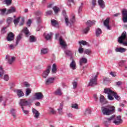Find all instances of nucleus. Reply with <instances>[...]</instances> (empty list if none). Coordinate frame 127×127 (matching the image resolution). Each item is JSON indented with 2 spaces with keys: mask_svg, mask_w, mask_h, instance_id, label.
Wrapping results in <instances>:
<instances>
[{
  "mask_svg": "<svg viewBox=\"0 0 127 127\" xmlns=\"http://www.w3.org/2000/svg\"><path fill=\"white\" fill-rule=\"evenodd\" d=\"M104 93L108 95V99H109L110 101H113V100H114V97H113V96H114L116 100H117V101H120V100H121V97L118 95L117 93L113 91V90H111L110 88H105Z\"/></svg>",
  "mask_w": 127,
  "mask_h": 127,
  "instance_id": "f257e3e1",
  "label": "nucleus"
},
{
  "mask_svg": "<svg viewBox=\"0 0 127 127\" xmlns=\"http://www.w3.org/2000/svg\"><path fill=\"white\" fill-rule=\"evenodd\" d=\"M101 110L102 114L105 116H111L115 113V107L112 106H103Z\"/></svg>",
  "mask_w": 127,
  "mask_h": 127,
  "instance_id": "f03ea898",
  "label": "nucleus"
},
{
  "mask_svg": "<svg viewBox=\"0 0 127 127\" xmlns=\"http://www.w3.org/2000/svg\"><path fill=\"white\" fill-rule=\"evenodd\" d=\"M63 15L64 17L65 23L67 26H71L75 22V16H73L70 20H69L68 16L66 15V11L64 10H63Z\"/></svg>",
  "mask_w": 127,
  "mask_h": 127,
  "instance_id": "7ed1b4c3",
  "label": "nucleus"
},
{
  "mask_svg": "<svg viewBox=\"0 0 127 127\" xmlns=\"http://www.w3.org/2000/svg\"><path fill=\"white\" fill-rule=\"evenodd\" d=\"M118 41L120 44H123L124 46H127V32L124 31L121 36L118 38Z\"/></svg>",
  "mask_w": 127,
  "mask_h": 127,
  "instance_id": "20e7f679",
  "label": "nucleus"
},
{
  "mask_svg": "<svg viewBox=\"0 0 127 127\" xmlns=\"http://www.w3.org/2000/svg\"><path fill=\"white\" fill-rule=\"evenodd\" d=\"M98 75H99V72H97L96 74L93 75L92 76L88 85V87L90 86L91 87H94V86H96V85L98 84V82H97Z\"/></svg>",
  "mask_w": 127,
  "mask_h": 127,
  "instance_id": "39448f33",
  "label": "nucleus"
},
{
  "mask_svg": "<svg viewBox=\"0 0 127 127\" xmlns=\"http://www.w3.org/2000/svg\"><path fill=\"white\" fill-rule=\"evenodd\" d=\"M123 123V120H122V117L121 116H118L116 117V115H114L113 124H115L116 126H119Z\"/></svg>",
  "mask_w": 127,
  "mask_h": 127,
  "instance_id": "423d86ee",
  "label": "nucleus"
},
{
  "mask_svg": "<svg viewBox=\"0 0 127 127\" xmlns=\"http://www.w3.org/2000/svg\"><path fill=\"white\" fill-rule=\"evenodd\" d=\"M19 105L21 107V109L26 107L27 106H29L30 105V102L26 99H20L19 102Z\"/></svg>",
  "mask_w": 127,
  "mask_h": 127,
  "instance_id": "0eeeda50",
  "label": "nucleus"
},
{
  "mask_svg": "<svg viewBox=\"0 0 127 127\" xmlns=\"http://www.w3.org/2000/svg\"><path fill=\"white\" fill-rule=\"evenodd\" d=\"M51 69V65H48L47 69L44 70L42 73V77L45 79L48 77V75H49V73H50V69Z\"/></svg>",
  "mask_w": 127,
  "mask_h": 127,
  "instance_id": "6e6552de",
  "label": "nucleus"
},
{
  "mask_svg": "<svg viewBox=\"0 0 127 127\" xmlns=\"http://www.w3.org/2000/svg\"><path fill=\"white\" fill-rule=\"evenodd\" d=\"M5 59L6 61H7L8 64L10 65H11V64L14 62V60H15V57H12L11 56L8 55L6 56Z\"/></svg>",
  "mask_w": 127,
  "mask_h": 127,
  "instance_id": "1a4fd4ad",
  "label": "nucleus"
},
{
  "mask_svg": "<svg viewBox=\"0 0 127 127\" xmlns=\"http://www.w3.org/2000/svg\"><path fill=\"white\" fill-rule=\"evenodd\" d=\"M122 20L124 23L127 22V9H123L122 10Z\"/></svg>",
  "mask_w": 127,
  "mask_h": 127,
  "instance_id": "9d476101",
  "label": "nucleus"
},
{
  "mask_svg": "<svg viewBox=\"0 0 127 127\" xmlns=\"http://www.w3.org/2000/svg\"><path fill=\"white\" fill-rule=\"evenodd\" d=\"M55 80V78L52 77H49L46 79L45 81V84L46 86H49V85H51V84H53L54 83Z\"/></svg>",
  "mask_w": 127,
  "mask_h": 127,
  "instance_id": "9b49d317",
  "label": "nucleus"
},
{
  "mask_svg": "<svg viewBox=\"0 0 127 127\" xmlns=\"http://www.w3.org/2000/svg\"><path fill=\"white\" fill-rule=\"evenodd\" d=\"M63 107H64V103L63 102H62L60 104V106L57 109L58 114H59V115H61V116H62V115H64V113L63 112Z\"/></svg>",
  "mask_w": 127,
  "mask_h": 127,
  "instance_id": "f8f14e48",
  "label": "nucleus"
},
{
  "mask_svg": "<svg viewBox=\"0 0 127 127\" xmlns=\"http://www.w3.org/2000/svg\"><path fill=\"white\" fill-rule=\"evenodd\" d=\"M35 98L36 100H42L44 98V96L42 94V93L37 92L35 93Z\"/></svg>",
  "mask_w": 127,
  "mask_h": 127,
  "instance_id": "ddd939ff",
  "label": "nucleus"
},
{
  "mask_svg": "<svg viewBox=\"0 0 127 127\" xmlns=\"http://www.w3.org/2000/svg\"><path fill=\"white\" fill-rule=\"evenodd\" d=\"M109 23H110V18H107L104 22V25L106 27L107 29L111 30V27Z\"/></svg>",
  "mask_w": 127,
  "mask_h": 127,
  "instance_id": "4468645a",
  "label": "nucleus"
},
{
  "mask_svg": "<svg viewBox=\"0 0 127 127\" xmlns=\"http://www.w3.org/2000/svg\"><path fill=\"white\" fill-rule=\"evenodd\" d=\"M92 114V110L90 108H86L83 112V115L85 117H90Z\"/></svg>",
  "mask_w": 127,
  "mask_h": 127,
  "instance_id": "2eb2a0df",
  "label": "nucleus"
},
{
  "mask_svg": "<svg viewBox=\"0 0 127 127\" xmlns=\"http://www.w3.org/2000/svg\"><path fill=\"white\" fill-rule=\"evenodd\" d=\"M14 92L16 93L18 97L20 98V97H23L24 96V93L21 89H15L14 90Z\"/></svg>",
  "mask_w": 127,
  "mask_h": 127,
  "instance_id": "dca6fc26",
  "label": "nucleus"
},
{
  "mask_svg": "<svg viewBox=\"0 0 127 127\" xmlns=\"http://www.w3.org/2000/svg\"><path fill=\"white\" fill-rule=\"evenodd\" d=\"M127 49L120 47V48H116L115 49V52L116 53H125L126 51H127Z\"/></svg>",
  "mask_w": 127,
  "mask_h": 127,
  "instance_id": "f3484780",
  "label": "nucleus"
},
{
  "mask_svg": "<svg viewBox=\"0 0 127 127\" xmlns=\"http://www.w3.org/2000/svg\"><path fill=\"white\" fill-rule=\"evenodd\" d=\"M69 68L72 70H76L77 68V65L76 64V62L75 61L72 60L70 64H69Z\"/></svg>",
  "mask_w": 127,
  "mask_h": 127,
  "instance_id": "a211bd4d",
  "label": "nucleus"
},
{
  "mask_svg": "<svg viewBox=\"0 0 127 127\" xmlns=\"http://www.w3.org/2000/svg\"><path fill=\"white\" fill-rule=\"evenodd\" d=\"M7 41H12L14 39V34L12 32L9 33L6 38Z\"/></svg>",
  "mask_w": 127,
  "mask_h": 127,
  "instance_id": "6ab92c4d",
  "label": "nucleus"
},
{
  "mask_svg": "<svg viewBox=\"0 0 127 127\" xmlns=\"http://www.w3.org/2000/svg\"><path fill=\"white\" fill-rule=\"evenodd\" d=\"M60 45L62 47V48L63 49H65L66 48V47L67 46V45H66V43H65V41L63 40L61 38H60Z\"/></svg>",
  "mask_w": 127,
  "mask_h": 127,
  "instance_id": "aec40b11",
  "label": "nucleus"
},
{
  "mask_svg": "<svg viewBox=\"0 0 127 127\" xmlns=\"http://www.w3.org/2000/svg\"><path fill=\"white\" fill-rule=\"evenodd\" d=\"M32 113L33 115H34V118L35 119H38V118H39V116L40 115V114L39 113L38 111H37L36 109L33 108Z\"/></svg>",
  "mask_w": 127,
  "mask_h": 127,
  "instance_id": "412c9836",
  "label": "nucleus"
},
{
  "mask_svg": "<svg viewBox=\"0 0 127 127\" xmlns=\"http://www.w3.org/2000/svg\"><path fill=\"white\" fill-rule=\"evenodd\" d=\"M99 101L102 105H106L107 104V100L105 98V97L102 95L100 96Z\"/></svg>",
  "mask_w": 127,
  "mask_h": 127,
  "instance_id": "4be33fe9",
  "label": "nucleus"
},
{
  "mask_svg": "<svg viewBox=\"0 0 127 127\" xmlns=\"http://www.w3.org/2000/svg\"><path fill=\"white\" fill-rule=\"evenodd\" d=\"M87 62H88V61L86 58H81L79 60V65H80V66H82L84 64H87Z\"/></svg>",
  "mask_w": 127,
  "mask_h": 127,
  "instance_id": "5701e85b",
  "label": "nucleus"
},
{
  "mask_svg": "<svg viewBox=\"0 0 127 127\" xmlns=\"http://www.w3.org/2000/svg\"><path fill=\"white\" fill-rule=\"evenodd\" d=\"M114 117H115V115H112L110 118H106V123H108V124H111V123H114Z\"/></svg>",
  "mask_w": 127,
  "mask_h": 127,
  "instance_id": "b1692460",
  "label": "nucleus"
},
{
  "mask_svg": "<svg viewBox=\"0 0 127 127\" xmlns=\"http://www.w3.org/2000/svg\"><path fill=\"white\" fill-rule=\"evenodd\" d=\"M52 74H56L57 73V65L55 64H54L52 65Z\"/></svg>",
  "mask_w": 127,
  "mask_h": 127,
  "instance_id": "393cba45",
  "label": "nucleus"
},
{
  "mask_svg": "<svg viewBox=\"0 0 127 127\" xmlns=\"http://www.w3.org/2000/svg\"><path fill=\"white\" fill-rule=\"evenodd\" d=\"M13 12H15V8H14V7H10V8L7 10L6 14H9Z\"/></svg>",
  "mask_w": 127,
  "mask_h": 127,
  "instance_id": "a878e982",
  "label": "nucleus"
},
{
  "mask_svg": "<svg viewBox=\"0 0 127 127\" xmlns=\"http://www.w3.org/2000/svg\"><path fill=\"white\" fill-rule=\"evenodd\" d=\"M98 4L101 7V8H105V2L103 0H98Z\"/></svg>",
  "mask_w": 127,
  "mask_h": 127,
  "instance_id": "bb28decb",
  "label": "nucleus"
},
{
  "mask_svg": "<svg viewBox=\"0 0 127 127\" xmlns=\"http://www.w3.org/2000/svg\"><path fill=\"white\" fill-rule=\"evenodd\" d=\"M102 34V30L100 28L96 29L95 31V35L97 37H99Z\"/></svg>",
  "mask_w": 127,
  "mask_h": 127,
  "instance_id": "cd10ccee",
  "label": "nucleus"
},
{
  "mask_svg": "<svg viewBox=\"0 0 127 127\" xmlns=\"http://www.w3.org/2000/svg\"><path fill=\"white\" fill-rule=\"evenodd\" d=\"M95 23L96 21H95L94 20H88L86 22V25H87L88 26H92V25H95Z\"/></svg>",
  "mask_w": 127,
  "mask_h": 127,
  "instance_id": "c85d7f7f",
  "label": "nucleus"
},
{
  "mask_svg": "<svg viewBox=\"0 0 127 127\" xmlns=\"http://www.w3.org/2000/svg\"><path fill=\"white\" fill-rule=\"evenodd\" d=\"M10 113L14 119H15L16 117V116L15 115V114H16V109H11L10 110Z\"/></svg>",
  "mask_w": 127,
  "mask_h": 127,
  "instance_id": "c756f323",
  "label": "nucleus"
},
{
  "mask_svg": "<svg viewBox=\"0 0 127 127\" xmlns=\"http://www.w3.org/2000/svg\"><path fill=\"white\" fill-rule=\"evenodd\" d=\"M4 0V2L7 6H9V5H11V3H12V0Z\"/></svg>",
  "mask_w": 127,
  "mask_h": 127,
  "instance_id": "7c9ffc66",
  "label": "nucleus"
},
{
  "mask_svg": "<svg viewBox=\"0 0 127 127\" xmlns=\"http://www.w3.org/2000/svg\"><path fill=\"white\" fill-rule=\"evenodd\" d=\"M48 53V49L47 48H42L41 50V54L45 55Z\"/></svg>",
  "mask_w": 127,
  "mask_h": 127,
  "instance_id": "2f4dec72",
  "label": "nucleus"
},
{
  "mask_svg": "<svg viewBox=\"0 0 127 127\" xmlns=\"http://www.w3.org/2000/svg\"><path fill=\"white\" fill-rule=\"evenodd\" d=\"M53 9L55 13V14H57L60 11V8L57 6H55L53 7Z\"/></svg>",
  "mask_w": 127,
  "mask_h": 127,
  "instance_id": "473e14b6",
  "label": "nucleus"
},
{
  "mask_svg": "<svg viewBox=\"0 0 127 127\" xmlns=\"http://www.w3.org/2000/svg\"><path fill=\"white\" fill-rule=\"evenodd\" d=\"M0 15H6V8L0 9Z\"/></svg>",
  "mask_w": 127,
  "mask_h": 127,
  "instance_id": "72a5a7b5",
  "label": "nucleus"
},
{
  "mask_svg": "<svg viewBox=\"0 0 127 127\" xmlns=\"http://www.w3.org/2000/svg\"><path fill=\"white\" fill-rule=\"evenodd\" d=\"M21 34H20L17 36L16 40V45H18L19 42L20 41V40H21Z\"/></svg>",
  "mask_w": 127,
  "mask_h": 127,
  "instance_id": "f704fd0d",
  "label": "nucleus"
},
{
  "mask_svg": "<svg viewBox=\"0 0 127 127\" xmlns=\"http://www.w3.org/2000/svg\"><path fill=\"white\" fill-rule=\"evenodd\" d=\"M127 62V60H122L118 63V65L120 67H123L125 65V63Z\"/></svg>",
  "mask_w": 127,
  "mask_h": 127,
  "instance_id": "c9c22d12",
  "label": "nucleus"
},
{
  "mask_svg": "<svg viewBox=\"0 0 127 127\" xmlns=\"http://www.w3.org/2000/svg\"><path fill=\"white\" fill-rule=\"evenodd\" d=\"M55 95H57V96H62V92L61 91V89L58 88L55 92Z\"/></svg>",
  "mask_w": 127,
  "mask_h": 127,
  "instance_id": "e433bc0d",
  "label": "nucleus"
},
{
  "mask_svg": "<svg viewBox=\"0 0 127 127\" xmlns=\"http://www.w3.org/2000/svg\"><path fill=\"white\" fill-rule=\"evenodd\" d=\"M64 53L67 55V56H68L69 57H72V55H73L72 52L69 50H65Z\"/></svg>",
  "mask_w": 127,
  "mask_h": 127,
  "instance_id": "4c0bfd02",
  "label": "nucleus"
},
{
  "mask_svg": "<svg viewBox=\"0 0 127 127\" xmlns=\"http://www.w3.org/2000/svg\"><path fill=\"white\" fill-rule=\"evenodd\" d=\"M78 43L80 45H89L88 42H86V41L82 40L78 42Z\"/></svg>",
  "mask_w": 127,
  "mask_h": 127,
  "instance_id": "58836bf2",
  "label": "nucleus"
},
{
  "mask_svg": "<svg viewBox=\"0 0 127 127\" xmlns=\"http://www.w3.org/2000/svg\"><path fill=\"white\" fill-rule=\"evenodd\" d=\"M51 21L52 25L53 26H55L56 25H58L59 24L58 22L55 19H52Z\"/></svg>",
  "mask_w": 127,
  "mask_h": 127,
  "instance_id": "ea45409f",
  "label": "nucleus"
},
{
  "mask_svg": "<svg viewBox=\"0 0 127 127\" xmlns=\"http://www.w3.org/2000/svg\"><path fill=\"white\" fill-rule=\"evenodd\" d=\"M24 33H25V35L28 36L29 35V31H28V29L27 27H25L23 29Z\"/></svg>",
  "mask_w": 127,
  "mask_h": 127,
  "instance_id": "a19ab883",
  "label": "nucleus"
},
{
  "mask_svg": "<svg viewBox=\"0 0 127 127\" xmlns=\"http://www.w3.org/2000/svg\"><path fill=\"white\" fill-rule=\"evenodd\" d=\"M73 89L75 90V89H77V87H78V82L76 81H74L72 82Z\"/></svg>",
  "mask_w": 127,
  "mask_h": 127,
  "instance_id": "79ce46f5",
  "label": "nucleus"
},
{
  "mask_svg": "<svg viewBox=\"0 0 127 127\" xmlns=\"http://www.w3.org/2000/svg\"><path fill=\"white\" fill-rule=\"evenodd\" d=\"M7 101V98L5 97L0 96V102L5 103Z\"/></svg>",
  "mask_w": 127,
  "mask_h": 127,
  "instance_id": "37998d69",
  "label": "nucleus"
},
{
  "mask_svg": "<svg viewBox=\"0 0 127 127\" xmlns=\"http://www.w3.org/2000/svg\"><path fill=\"white\" fill-rule=\"evenodd\" d=\"M51 36H52V33H50V34H47L45 36V39L46 40H49V39H51Z\"/></svg>",
  "mask_w": 127,
  "mask_h": 127,
  "instance_id": "c03bdc74",
  "label": "nucleus"
},
{
  "mask_svg": "<svg viewBox=\"0 0 127 127\" xmlns=\"http://www.w3.org/2000/svg\"><path fill=\"white\" fill-rule=\"evenodd\" d=\"M49 112L51 114H52V115H55V114H56V111L55 110L51 107L49 108Z\"/></svg>",
  "mask_w": 127,
  "mask_h": 127,
  "instance_id": "a18cd8bd",
  "label": "nucleus"
},
{
  "mask_svg": "<svg viewBox=\"0 0 127 127\" xmlns=\"http://www.w3.org/2000/svg\"><path fill=\"white\" fill-rule=\"evenodd\" d=\"M36 41V40H35V37L33 36H30V39H29V42L31 43L32 42H35Z\"/></svg>",
  "mask_w": 127,
  "mask_h": 127,
  "instance_id": "49530a36",
  "label": "nucleus"
},
{
  "mask_svg": "<svg viewBox=\"0 0 127 127\" xmlns=\"http://www.w3.org/2000/svg\"><path fill=\"white\" fill-rule=\"evenodd\" d=\"M84 52L85 54H87V55H90L91 53H92V51H91V50L90 49H86Z\"/></svg>",
  "mask_w": 127,
  "mask_h": 127,
  "instance_id": "de8ad7c7",
  "label": "nucleus"
},
{
  "mask_svg": "<svg viewBox=\"0 0 127 127\" xmlns=\"http://www.w3.org/2000/svg\"><path fill=\"white\" fill-rule=\"evenodd\" d=\"M19 19H20V17H18L17 18L14 20L13 22L15 25H17L18 22H19Z\"/></svg>",
  "mask_w": 127,
  "mask_h": 127,
  "instance_id": "09e8293b",
  "label": "nucleus"
},
{
  "mask_svg": "<svg viewBox=\"0 0 127 127\" xmlns=\"http://www.w3.org/2000/svg\"><path fill=\"white\" fill-rule=\"evenodd\" d=\"M89 30H90V27H87L86 28L83 29V33L86 34V33H88V32H89Z\"/></svg>",
  "mask_w": 127,
  "mask_h": 127,
  "instance_id": "8fccbe9b",
  "label": "nucleus"
},
{
  "mask_svg": "<svg viewBox=\"0 0 127 127\" xmlns=\"http://www.w3.org/2000/svg\"><path fill=\"white\" fill-rule=\"evenodd\" d=\"M71 107L72 108V109H76V110H79V107H78V104H72Z\"/></svg>",
  "mask_w": 127,
  "mask_h": 127,
  "instance_id": "3c124183",
  "label": "nucleus"
},
{
  "mask_svg": "<svg viewBox=\"0 0 127 127\" xmlns=\"http://www.w3.org/2000/svg\"><path fill=\"white\" fill-rule=\"evenodd\" d=\"M31 93V89L30 88H27L26 90V96H28Z\"/></svg>",
  "mask_w": 127,
  "mask_h": 127,
  "instance_id": "603ef678",
  "label": "nucleus"
},
{
  "mask_svg": "<svg viewBox=\"0 0 127 127\" xmlns=\"http://www.w3.org/2000/svg\"><path fill=\"white\" fill-rule=\"evenodd\" d=\"M83 3H81V5L78 7V13H80V12L82 11V9H83Z\"/></svg>",
  "mask_w": 127,
  "mask_h": 127,
  "instance_id": "864d4df0",
  "label": "nucleus"
},
{
  "mask_svg": "<svg viewBox=\"0 0 127 127\" xmlns=\"http://www.w3.org/2000/svg\"><path fill=\"white\" fill-rule=\"evenodd\" d=\"M67 5L68 6H71V2H72V3L74 4V0H67Z\"/></svg>",
  "mask_w": 127,
  "mask_h": 127,
  "instance_id": "5fc2aeb1",
  "label": "nucleus"
},
{
  "mask_svg": "<svg viewBox=\"0 0 127 127\" xmlns=\"http://www.w3.org/2000/svg\"><path fill=\"white\" fill-rule=\"evenodd\" d=\"M3 80L4 81H8V80H9V76H8V75L7 74L4 75L3 77Z\"/></svg>",
  "mask_w": 127,
  "mask_h": 127,
  "instance_id": "6e6d98bb",
  "label": "nucleus"
},
{
  "mask_svg": "<svg viewBox=\"0 0 127 127\" xmlns=\"http://www.w3.org/2000/svg\"><path fill=\"white\" fill-rule=\"evenodd\" d=\"M84 52V49L82 48V47H80L78 48V53H80V54H82Z\"/></svg>",
  "mask_w": 127,
  "mask_h": 127,
  "instance_id": "4d7b16f0",
  "label": "nucleus"
},
{
  "mask_svg": "<svg viewBox=\"0 0 127 127\" xmlns=\"http://www.w3.org/2000/svg\"><path fill=\"white\" fill-rule=\"evenodd\" d=\"M21 109H22V112L24 113L25 115H28V114H29V111L24 110V108H22Z\"/></svg>",
  "mask_w": 127,
  "mask_h": 127,
  "instance_id": "13d9d810",
  "label": "nucleus"
},
{
  "mask_svg": "<svg viewBox=\"0 0 127 127\" xmlns=\"http://www.w3.org/2000/svg\"><path fill=\"white\" fill-rule=\"evenodd\" d=\"M11 21H12V18L8 17L7 19V23H8V24H10V23H11Z\"/></svg>",
  "mask_w": 127,
  "mask_h": 127,
  "instance_id": "bf43d9fd",
  "label": "nucleus"
},
{
  "mask_svg": "<svg viewBox=\"0 0 127 127\" xmlns=\"http://www.w3.org/2000/svg\"><path fill=\"white\" fill-rule=\"evenodd\" d=\"M5 29H6V27H3V28L1 30V33H2V34L5 33V32H6V31H5Z\"/></svg>",
  "mask_w": 127,
  "mask_h": 127,
  "instance_id": "052dcab7",
  "label": "nucleus"
},
{
  "mask_svg": "<svg viewBox=\"0 0 127 127\" xmlns=\"http://www.w3.org/2000/svg\"><path fill=\"white\" fill-rule=\"evenodd\" d=\"M36 19H37V22H38V23H40V22H41V21H42L41 17H37L36 18Z\"/></svg>",
  "mask_w": 127,
  "mask_h": 127,
  "instance_id": "680f3d73",
  "label": "nucleus"
},
{
  "mask_svg": "<svg viewBox=\"0 0 127 127\" xmlns=\"http://www.w3.org/2000/svg\"><path fill=\"white\" fill-rule=\"evenodd\" d=\"M42 14V12L40 11H37L36 12V15H37L38 16H39V15H41Z\"/></svg>",
  "mask_w": 127,
  "mask_h": 127,
  "instance_id": "e2e57ef3",
  "label": "nucleus"
},
{
  "mask_svg": "<svg viewBox=\"0 0 127 127\" xmlns=\"http://www.w3.org/2000/svg\"><path fill=\"white\" fill-rule=\"evenodd\" d=\"M110 75L111 76H112V77H116L117 76V75L116 74V72H113V71L110 72Z\"/></svg>",
  "mask_w": 127,
  "mask_h": 127,
  "instance_id": "0e129e2a",
  "label": "nucleus"
},
{
  "mask_svg": "<svg viewBox=\"0 0 127 127\" xmlns=\"http://www.w3.org/2000/svg\"><path fill=\"white\" fill-rule=\"evenodd\" d=\"M8 47L11 50L14 49V46L12 44L8 45Z\"/></svg>",
  "mask_w": 127,
  "mask_h": 127,
  "instance_id": "69168bd1",
  "label": "nucleus"
},
{
  "mask_svg": "<svg viewBox=\"0 0 127 127\" xmlns=\"http://www.w3.org/2000/svg\"><path fill=\"white\" fill-rule=\"evenodd\" d=\"M27 25L28 26H30V25H31V20L29 19L28 20L27 22Z\"/></svg>",
  "mask_w": 127,
  "mask_h": 127,
  "instance_id": "338daca9",
  "label": "nucleus"
},
{
  "mask_svg": "<svg viewBox=\"0 0 127 127\" xmlns=\"http://www.w3.org/2000/svg\"><path fill=\"white\" fill-rule=\"evenodd\" d=\"M24 85L25 87H28L30 86V85L29 84V83L28 82H25L24 83Z\"/></svg>",
  "mask_w": 127,
  "mask_h": 127,
  "instance_id": "774afa93",
  "label": "nucleus"
}]
</instances>
